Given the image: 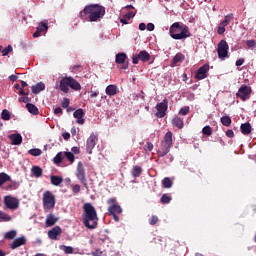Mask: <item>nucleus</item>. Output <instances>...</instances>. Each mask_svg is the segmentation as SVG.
Masks as SVG:
<instances>
[{
	"mask_svg": "<svg viewBox=\"0 0 256 256\" xmlns=\"http://www.w3.org/2000/svg\"><path fill=\"white\" fill-rule=\"evenodd\" d=\"M82 210V220L84 227L87 229H96L98 226L99 218L95 206H92L91 203H85L82 206Z\"/></svg>",
	"mask_w": 256,
	"mask_h": 256,
	"instance_id": "obj_1",
	"label": "nucleus"
},
{
	"mask_svg": "<svg viewBox=\"0 0 256 256\" xmlns=\"http://www.w3.org/2000/svg\"><path fill=\"white\" fill-rule=\"evenodd\" d=\"M106 13L105 7L100 4H91L84 7L83 11L80 12L81 19H84L86 15H89L90 22H98L104 17Z\"/></svg>",
	"mask_w": 256,
	"mask_h": 256,
	"instance_id": "obj_2",
	"label": "nucleus"
},
{
	"mask_svg": "<svg viewBox=\"0 0 256 256\" xmlns=\"http://www.w3.org/2000/svg\"><path fill=\"white\" fill-rule=\"evenodd\" d=\"M170 36L175 40H182L191 37L189 27L179 22L173 23L170 27Z\"/></svg>",
	"mask_w": 256,
	"mask_h": 256,
	"instance_id": "obj_3",
	"label": "nucleus"
},
{
	"mask_svg": "<svg viewBox=\"0 0 256 256\" xmlns=\"http://www.w3.org/2000/svg\"><path fill=\"white\" fill-rule=\"evenodd\" d=\"M172 146H173V133L171 131H167L163 137L161 146L157 151L158 157L159 158L165 157L170 152V149Z\"/></svg>",
	"mask_w": 256,
	"mask_h": 256,
	"instance_id": "obj_4",
	"label": "nucleus"
},
{
	"mask_svg": "<svg viewBox=\"0 0 256 256\" xmlns=\"http://www.w3.org/2000/svg\"><path fill=\"white\" fill-rule=\"evenodd\" d=\"M69 87L75 91H80L82 86L79 81L72 77H65L60 80L59 88L63 93L69 92Z\"/></svg>",
	"mask_w": 256,
	"mask_h": 256,
	"instance_id": "obj_5",
	"label": "nucleus"
},
{
	"mask_svg": "<svg viewBox=\"0 0 256 256\" xmlns=\"http://www.w3.org/2000/svg\"><path fill=\"white\" fill-rule=\"evenodd\" d=\"M108 206V213L112 218L114 219L115 222H119L120 218L119 215L123 212L120 204L117 203V199L115 197L109 198L107 200Z\"/></svg>",
	"mask_w": 256,
	"mask_h": 256,
	"instance_id": "obj_6",
	"label": "nucleus"
},
{
	"mask_svg": "<svg viewBox=\"0 0 256 256\" xmlns=\"http://www.w3.org/2000/svg\"><path fill=\"white\" fill-rule=\"evenodd\" d=\"M42 202H43L44 210H52V209H54L55 204H56V199H55L54 194L51 191L46 190L43 193Z\"/></svg>",
	"mask_w": 256,
	"mask_h": 256,
	"instance_id": "obj_7",
	"label": "nucleus"
},
{
	"mask_svg": "<svg viewBox=\"0 0 256 256\" xmlns=\"http://www.w3.org/2000/svg\"><path fill=\"white\" fill-rule=\"evenodd\" d=\"M76 176L79 182L86 188H88L86 171L82 162H78Z\"/></svg>",
	"mask_w": 256,
	"mask_h": 256,
	"instance_id": "obj_8",
	"label": "nucleus"
},
{
	"mask_svg": "<svg viewBox=\"0 0 256 256\" xmlns=\"http://www.w3.org/2000/svg\"><path fill=\"white\" fill-rule=\"evenodd\" d=\"M156 109H157V113L155 114L156 118L163 119L167 115L168 99L164 98L162 102L157 104Z\"/></svg>",
	"mask_w": 256,
	"mask_h": 256,
	"instance_id": "obj_9",
	"label": "nucleus"
},
{
	"mask_svg": "<svg viewBox=\"0 0 256 256\" xmlns=\"http://www.w3.org/2000/svg\"><path fill=\"white\" fill-rule=\"evenodd\" d=\"M150 59H151V55L149 54V52L147 50H142V51H140L139 54H133L132 63L134 65H137L139 63V61L146 63V62L150 61Z\"/></svg>",
	"mask_w": 256,
	"mask_h": 256,
	"instance_id": "obj_10",
	"label": "nucleus"
},
{
	"mask_svg": "<svg viewBox=\"0 0 256 256\" xmlns=\"http://www.w3.org/2000/svg\"><path fill=\"white\" fill-rule=\"evenodd\" d=\"M229 46L225 40H220V43L217 45V55L220 59H225L228 57Z\"/></svg>",
	"mask_w": 256,
	"mask_h": 256,
	"instance_id": "obj_11",
	"label": "nucleus"
},
{
	"mask_svg": "<svg viewBox=\"0 0 256 256\" xmlns=\"http://www.w3.org/2000/svg\"><path fill=\"white\" fill-rule=\"evenodd\" d=\"M252 93V88L249 87L248 85H242L236 93V97L240 98L243 102L247 101L250 99V95Z\"/></svg>",
	"mask_w": 256,
	"mask_h": 256,
	"instance_id": "obj_12",
	"label": "nucleus"
},
{
	"mask_svg": "<svg viewBox=\"0 0 256 256\" xmlns=\"http://www.w3.org/2000/svg\"><path fill=\"white\" fill-rule=\"evenodd\" d=\"M4 203L7 209L15 211L19 208L20 202L12 196H5Z\"/></svg>",
	"mask_w": 256,
	"mask_h": 256,
	"instance_id": "obj_13",
	"label": "nucleus"
},
{
	"mask_svg": "<svg viewBox=\"0 0 256 256\" xmlns=\"http://www.w3.org/2000/svg\"><path fill=\"white\" fill-rule=\"evenodd\" d=\"M98 135L95 133H92L90 137L87 139V152L89 154H92L93 149H95L97 143H98Z\"/></svg>",
	"mask_w": 256,
	"mask_h": 256,
	"instance_id": "obj_14",
	"label": "nucleus"
},
{
	"mask_svg": "<svg viewBox=\"0 0 256 256\" xmlns=\"http://www.w3.org/2000/svg\"><path fill=\"white\" fill-rule=\"evenodd\" d=\"M209 71V64L205 63L201 67L198 68L195 78L197 80H203L207 78V72Z\"/></svg>",
	"mask_w": 256,
	"mask_h": 256,
	"instance_id": "obj_15",
	"label": "nucleus"
},
{
	"mask_svg": "<svg viewBox=\"0 0 256 256\" xmlns=\"http://www.w3.org/2000/svg\"><path fill=\"white\" fill-rule=\"evenodd\" d=\"M63 233L61 226H55L48 231V238L51 240H58V236Z\"/></svg>",
	"mask_w": 256,
	"mask_h": 256,
	"instance_id": "obj_16",
	"label": "nucleus"
},
{
	"mask_svg": "<svg viewBox=\"0 0 256 256\" xmlns=\"http://www.w3.org/2000/svg\"><path fill=\"white\" fill-rule=\"evenodd\" d=\"M27 244V238L25 236H21L20 238H15L10 244V248L12 250L17 249L18 247H22V245Z\"/></svg>",
	"mask_w": 256,
	"mask_h": 256,
	"instance_id": "obj_17",
	"label": "nucleus"
},
{
	"mask_svg": "<svg viewBox=\"0 0 256 256\" xmlns=\"http://www.w3.org/2000/svg\"><path fill=\"white\" fill-rule=\"evenodd\" d=\"M73 116L76 120V122L80 125L84 124L85 123V112L83 109H77L75 110V112L73 113Z\"/></svg>",
	"mask_w": 256,
	"mask_h": 256,
	"instance_id": "obj_18",
	"label": "nucleus"
},
{
	"mask_svg": "<svg viewBox=\"0 0 256 256\" xmlns=\"http://www.w3.org/2000/svg\"><path fill=\"white\" fill-rule=\"evenodd\" d=\"M106 94L110 97L116 96L120 91L117 85L115 84H110L106 87L105 90Z\"/></svg>",
	"mask_w": 256,
	"mask_h": 256,
	"instance_id": "obj_19",
	"label": "nucleus"
},
{
	"mask_svg": "<svg viewBox=\"0 0 256 256\" xmlns=\"http://www.w3.org/2000/svg\"><path fill=\"white\" fill-rule=\"evenodd\" d=\"M8 138L12 145L19 146L22 144V136L20 134H10Z\"/></svg>",
	"mask_w": 256,
	"mask_h": 256,
	"instance_id": "obj_20",
	"label": "nucleus"
},
{
	"mask_svg": "<svg viewBox=\"0 0 256 256\" xmlns=\"http://www.w3.org/2000/svg\"><path fill=\"white\" fill-rule=\"evenodd\" d=\"M58 220H59V218L55 217L54 214H48L46 216L45 225H46V227H53L57 223Z\"/></svg>",
	"mask_w": 256,
	"mask_h": 256,
	"instance_id": "obj_21",
	"label": "nucleus"
},
{
	"mask_svg": "<svg viewBox=\"0 0 256 256\" xmlns=\"http://www.w3.org/2000/svg\"><path fill=\"white\" fill-rule=\"evenodd\" d=\"M46 89V84L43 82H38L36 85L31 87V91L34 94H39L41 91H44Z\"/></svg>",
	"mask_w": 256,
	"mask_h": 256,
	"instance_id": "obj_22",
	"label": "nucleus"
},
{
	"mask_svg": "<svg viewBox=\"0 0 256 256\" xmlns=\"http://www.w3.org/2000/svg\"><path fill=\"white\" fill-rule=\"evenodd\" d=\"M127 59V55L123 52L117 53L115 55V63L118 65L124 64Z\"/></svg>",
	"mask_w": 256,
	"mask_h": 256,
	"instance_id": "obj_23",
	"label": "nucleus"
},
{
	"mask_svg": "<svg viewBox=\"0 0 256 256\" xmlns=\"http://www.w3.org/2000/svg\"><path fill=\"white\" fill-rule=\"evenodd\" d=\"M64 182V179L62 176L52 175L50 176V183H52L54 186H59Z\"/></svg>",
	"mask_w": 256,
	"mask_h": 256,
	"instance_id": "obj_24",
	"label": "nucleus"
},
{
	"mask_svg": "<svg viewBox=\"0 0 256 256\" xmlns=\"http://www.w3.org/2000/svg\"><path fill=\"white\" fill-rule=\"evenodd\" d=\"M135 13L133 12H129L127 14H124L123 15V18H121L120 22L123 24V25H129V21L135 17Z\"/></svg>",
	"mask_w": 256,
	"mask_h": 256,
	"instance_id": "obj_25",
	"label": "nucleus"
},
{
	"mask_svg": "<svg viewBox=\"0 0 256 256\" xmlns=\"http://www.w3.org/2000/svg\"><path fill=\"white\" fill-rule=\"evenodd\" d=\"M26 109H27V111H28L30 114H32V115H34V116L39 115V110H38V108H37L34 104H32V103H27V104H26Z\"/></svg>",
	"mask_w": 256,
	"mask_h": 256,
	"instance_id": "obj_26",
	"label": "nucleus"
},
{
	"mask_svg": "<svg viewBox=\"0 0 256 256\" xmlns=\"http://www.w3.org/2000/svg\"><path fill=\"white\" fill-rule=\"evenodd\" d=\"M241 132L243 135H250L252 132V126L250 123H244L241 125Z\"/></svg>",
	"mask_w": 256,
	"mask_h": 256,
	"instance_id": "obj_27",
	"label": "nucleus"
},
{
	"mask_svg": "<svg viewBox=\"0 0 256 256\" xmlns=\"http://www.w3.org/2000/svg\"><path fill=\"white\" fill-rule=\"evenodd\" d=\"M183 61H185V55L182 53H177L172 60V66H176L178 63Z\"/></svg>",
	"mask_w": 256,
	"mask_h": 256,
	"instance_id": "obj_28",
	"label": "nucleus"
},
{
	"mask_svg": "<svg viewBox=\"0 0 256 256\" xmlns=\"http://www.w3.org/2000/svg\"><path fill=\"white\" fill-rule=\"evenodd\" d=\"M172 123H173L174 126H176L180 130L184 128V121H183L182 118H179V117L175 116L173 118Z\"/></svg>",
	"mask_w": 256,
	"mask_h": 256,
	"instance_id": "obj_29",
	"label": "nucleus"
},
{
	"mask_svg": "<svg viewBox=\"0 0 256 256\" xmlns=\"http://www.w3.org/2000/svg\"><path fill=\"white\" fill-rule=\"evenodd\" d=\"M31 173H32V175H34V177L40 178V177H42L43 171L39 166H34L31 168Z\"/></svg>",
	"mask_w": 256,
	"mask_h": 256,
	"instance_id": "obj_30",
	"label": "nucleus"
},
{
	"mask_svg": "<svg viewBox=\"0 0 256 256\" xmlns=\"http://www.w3.org/2000/svg\"><path fill=\"white\" fill-rule=\"evenodd\" d=\"M220 123H222L225 127H229L232 124V118L225 115L220 118Z\"/></svg>",
	"mask_w": 256,
	"mask_h": 256,
	"instance_id": "obj_31",
	"label": "nucleus"
},
{
	"mask_svg": "<svg viewBox=\"0 0 256 256\" xmlns=\"http://www.w3.org/2000/svg\"><path fill=\"white\" fill-rule=\"evenodd\" d=\"M173 185V182L170 177H164L162 180V186L165 189L171 188Z\"/></svg>",
	"mask_w": 256,
	"mask_h": 256,
	"instance_id": "obj_32",
	"label": "nucleus"
},
{
	"mask_svg": "<svg viewBox=\"0 0 256 256\" xmlns=\"http://www.w3.org/2000/svg\"><path fill=\"white\" fill-rule=\"evenodd\" d=\"M9 181H11V176L5 173H0V186Z\"/></svg>",
	"mask_w": 256,
	"mask_h": 256,
	"instance_id": "obj_33",
	"label": "nucleus"
},
{
	"mask_svg": "<svg viewBox=\"0 0 256 256\" xmlns=\"http://www.w3.org/2000/svg\"><path fill=\"white\" fill-rule=\"evenodd\" d=\"M234 20V14H227L225 19L220 22L223 26H227L228 23H231Z\"/></svg>",
	"mask_w": 256,
	"mask_h": 256,
	"instance_id": "obj_34",
	"label": "nucleus"
},
{
	"mask_svg": "<svg viewBox=\"0 0 256 256\" xmlns=\"http://www.w3.org/2000/svg\"><path fill=\"white\" fill-rule=\"evenodd\" d=\"M12 220V217L6 214L3 211H0V222H9Z\"/></svg>",
	"mask_w": 256,
	"mask_h": 256,
	"instance_id": "obj_35",
	"label": "nucleus"
},
{
	"mask_svg": "<svg viewBox=\"0 0 256 256\" xmlns=\"http://www.w3.org/2000/svg\"><path fill=\"white\" fill-rule=\"evenodd\" d=\"M141 172H142V168H141V167H139V166H133L132 176H133L134 178L140 177Z\"/></svg>",
	"mask_w": 256,
	"mask_h": 256,
	"instance_id": "obj_36",
	"label": "nucleus"
},
{
	"mask_svg": "<svg viewBox=\"0 0 256 256\" xmlns=\"http://www.w3.org/2000/svg\"><path fill=\"white\" fill-rule=\"evenodd\" d=\"M60 249L66 254H73L74 249L71 246L61 245Z\"/></svg>",
	"mask_w": 256,
	"mask_h": 256,
	"instance_id": "obj_37",
	"label": "nucleus"
},
{
	"mask_svg": "<svg viewBox=\"0 0 256 256\" xmlns=\"http://www.w3.org/2000/svg\"><path fill=\"white\" fill-rule=\"evenodd\" d=\"M1 118L5 121H8L11 119V112L9 110H3L2 113L0 114Z\"/></svg>",
	"mask_w": 256,
	"mask_h": 256,
	"instance_id": "obj_38",
	"label": "nucleus"
},
{
	"mask_svg": "<svg viewBox=\"0 0 256 256\" xmlns=\"http://www.w3.org/2000/svg\"><path fill=\"white\" fill-rule=\"evenodd\" d=\"M16 236H17V231L11 230V231L7 232L4 237H5V239L13 240V239H15Z\"/></svg>",
	"mask_w": 256,
	"mask_h": 256,
	"instance_id": "obj_39",
	"label": "nucleus"
},
{
	"mask_svg": "<svg viewBox=\"0 0 256 256\" xmlns=\"http://www.w3.org/2000/svg\"><path fill=\"white\" fill-rule=\"evenodd\" d=\"M160 201L162 204H169L172 201V197L168 194H163Z\"/></svg>",
	"mask_w": 256,
	"mask_h": 256,
	"instance_id": "obj_40",
	"label": "nucleus"
},
{
	"mask_svg": "<svg viewBox=\"0 0 256 256\" xmlns=\"http://www.w3.org/2000/svg\"><path fill=\"white\" fill-rule=\"evenodd\" d=\"M63 162V153L60 152L56 155V157L54 158V164L55 165H61V163Z\"/></svg>",
	"mask_w": 256,
	"mask_h": 256,
	"instance_id": "obj_41",
	"label": "nucleus"
},
{
	"mask_svg": "<svg viewBox=\"0 0 256 256\" xmlns=\"http://www.w3.org/2000/svg\"><path fill=\"white\" fill-rule=\"evenodd\" d=\"M28 153L32 156L38 157L41 155L42 151L39 148H33L28 151Z\"/></svg>",
	"mask_w": 256,
	"mask_h": 256,
	"instance_id": "obj_42",
	"label": "nucleus"
},
{
	"mask_svg": "<svg viewBox=\"0 0 256 256\" xmlns=\"http://www.w3.org/2000/svg\"><path fill=\"white\" fill-rule=\"evenodd\" d=\"M202 134L207 136L213 135V130L210 126H205L204 128H202Z\"/></svg>",
	"mask_w": 256,
	"mask_h": 256,
	"instance_id": "obj_43",
	"label": "nucleus"
},
{
	"mask_svg": "<svg viewBox=\"0 0 256 256\" xmlns=\"http://www.w3.org/2000/svg\"><path fill=\"white\" fill-rule=\"evenodd\" d=\"M41 33L48 30V24L41 22L40 26L37 28Z\"/></svg>",
	"mask_w": 256,
	"mask_h": 256,
	"instance_id": "obj_44",
	"label": "nucleus"
},
{
	"mask_svg": "<svg viewBox=\"0 0 256 256\" xmlns=\"http://www.w3.org/2000/svg\"><path fill=\"white\" fill-rule=\"evenodd\" d=\"M12 51H13V47H12L11 45L6 46V47L3 49V51H2L3 56L9 55V53H11Z\"/></svg>",
	"mask_w": 256,
	"mask_h": 256,
	"instance_id": "obj_45",
	"label": "nucleus"
},
{
	"mask_svg": "<svg viewBox=\"0 0 256 256\" xmlns=\"http://www.w3.org/2000/svg\"><path fill=\"white\" fill-rule=\"evenodd\" d=\"M225 27H226V26H223V25L220 23V25H218V27H217V34H218V35H223V34L225 33V31H226Z\"/></svg>",
	"mask_w": 256,
	"mask_h": 256,
	"instance_id": "obj_46",
	"label": "nucleus"
},
{
	"mask_svg": "<svg viewBox=\"0 0 256 256\" xmlns=\"http://www.w3.org/2000/svg\"><path fill=\"white\" fill-rule=\"evenodd\" d=\"M64 154H65L66 159H68V161H70L71 163L74 162V155L72 152H65Z\"/></svg>",
	"mask_w": 256,
	"mask_h": 256,
	"instance_id": "obj_47",
	"label": "nucleus"
},
{
	"mask_svg": "<svg viewBox=\"0 0 256 256\" xmlns=\"http://www.w3.org/2000/svg\"><path fill=\"white\" fill-rule=\"evenodd\" d=\"M72 192H73L74 195L79 194L81 192V186L78 185V184L74 185L73 188H72Z\"/></svg>",
	"mask_w": 256,
	"mask_h": 256,
	"instance_id": "obj_48",
	"label": "nucleus"
},
{
	"mask_svg": "<svg viewBox=\"0 0 256 256\" xmlns=\"http://www.w3.org/2000/svg\"><path fill=\"white\" fill-rule=\"evenodd\" d=\"M157 223H158V217L155 216V215L151 216V218H150V220H149V224H150L151 226H155Z\"/></svg>",
	"mask_w": 256,
	"mask_h": 256,
	"instance_id": "obj_49",
	"label": "nucleus"
},
{
	"mask_svg": "<svg viewBox=\"0 0 256 256\" xmlns=\"http://www.w3.org/2000/svg\"><path fill=\"white\" fill-rule=\"evenodd\" d=\"M154 145L152 142H147L144 146L145 151H153Z\"/></svg>",
	"mask_w": 256,
	"mask_h": 256,
	"instance_id": "obj_50",
	"label": "nucleus"
},
{
	"mask_svg": "<svg viewBox=\"0 0 256 256\" xmlns=\"http://www.w3.org/2000/svg\"><path fill=\"white\" fill-rule=\"evenodd\" d=\"M189 107H183L181 108V110L179 111V114L182 115V116H186L189 114Z\"/></svg>",
	"mask_w": 256,
	"mask_h": 256,
	"instance_id": "obj_51",
	"label": "nucleus"
},
{
	"mask_svg": "<svg viewBox=\"0 0 256 256\" xmlns=\"http://www.w3.org/2000/svg\"><path fill=\"white\" fill-rule=\"evenodd\" d=\"M19 102H20V103H31V98H30V97H27V96H25V97H20V98H19Z\"/></svg>",
	"mask_w": 256,
	"mask_h": 256,
	"instance_id": "obj_52",
	"label": "nucleus"
},
{
	"mask_svg": "<svg viewBox=\"0 0 256 256\" xmlns=\"http://www.w3.org/2000/svg\"><path fill=\"white\" fill-rule=\"evenodd\" d=\"M69 104H70V100L68 98H63V101H62V104L61 106L63 108H68L69 107Z\"/></svg>",
	"mask_w": 256,
	"mask_h": 256,
	"instance_id": "obj_53",
	"label": "nucleus"
},
{
	"mask_svg": "<svg viewBox=\"0 0 256 256\" xmlns=\"http://www.w3.org/2000/svg\"><path fill=\"white\" fill-rule=\"evenodd\" d=\"M246 45L248 48H253L256 46V42H255V40H247Z\"/></svg>",
	"mask_w": 256,
	"mask_h": 256,
	"instance_id": "obj_54",
	"label": "nucleus"
},
{
	"mask_svg": "<svg viewBox=\"0 0 256 256\" xmlns=\"http://www.w3.org/2000/svg\"><path fill=\"white\" fill-rule=\"evenodd\" d=\"M226 136H227L228 138H234V137H235V133H234V131H233L232 129H228V130L226 131Z\"/></svg>",
	"mask_w": 256,
	"mask_h": 256,
	"instance_id": "obj_55",
	"label": "nucleus"
},
{
	"mask_svg": "<svg viewBox=\"0 0 256 256\" xmlns=\"http://www.w3.org/2000/svg\"><path fill=\"white\" fill-rule=\"evenodd\" d=\"M54 114L56 116H61L63 114V109L61 107H58L54 110Z\"/></svg>",
	"mask_w": 256,
	"mask_h": 256,
	"instance_id": "obj_56",
	"label": "nucleus"
},
{
	"mask_svg": "<svg viewBox=\"0 0 256 256\" xmlns=\"http://www.w3.org/2000/svg\"><path fill=\"white\" fill-rule=\"evenodd\" d=\"M146 29L147 31L152 32L155 29V25L153 23H148Z\"/></svg>",
	"mask_w": 256,
	"mask_h": 256,
	"instance_id": "obj_57",
	"label": "nucleus"
},
{
	"mask_svg": "<svg viewBox=\"0 0 256 256\" xmlns=\"http://www.w3.org/2000/svg\"><path fill=\"white\" fill-rule=\"evenodd\" d=\"M245 60L244 58L239 59L238 61L235 62L236 67H241L244 64Z\"/></svg>",
	"mask_w": 256,
	"mask_h": 256,
	"instance_id": "obj_58",
	"label": "nucleus"
},
{
	"mask_svg": "<svg viewBox=\"0 0 256 256\" xmlns=\"http://www.w3.org/2000/svg\"><path fill=\"white\" fill-rule=\"evenodd\" d=\"M62 137H63L64 140H69L71 135H70V133L66 132V133L62 134Z\"/></svg>",
	"mask_w": 256,
	"mask_h": 256,
	"instance_id": "obj_59",
	"label": "nucleus"
},
{
	"mask_svg": "<svg viewBox=\"0 0 256 256\" xmlns=\"http://www.w3.org/2000/svg\"><path fill=\"white\" fill-rule=\"evenodd\" d=\"M19 94L22 95V96H27V95H29V93H26V92L24 91V88H23V87H21V88L19 89Z\"/></svg>",
	"mask_w": 256,
	"mask_h": 256,
	"instance_id": "obj_60",
	"label": "nucleus"
},
{
	"mask_svg": "<svg viewBox=\"0 0 256 256\" xmlns=\"http://www.w3.org/2000/svg\"><path fill=\"white\" fill-rule=\"evenodd\" d=\"M139 29H140L141 31H145V30L147 29V25H145V23H140Z\"/></svg>",
	"mask_w": 256,
	"mask_h": 256,
	"instance_id": "obj_61",
	"label": "nucleus"
},
{
	"mask_svg": "<svg viewBox=\"0 0 256 256\" xmlns=\"http://www.w3.org/2000/svg\"><path fill=\"white\" fill-rule=\"evenodd\" d=\"M98 95H99V92H98V91H96V92L91 91L90 97H91V98H97Z\"/></svg>",
	"mask_w": 256,
	"mask_h": 256,
	"instance_id": "obj_62",
	"label": "nucleus"
},
{
	"mask_svg": "<svg viewBox=\"0 0 256 256\" xmlns=\"http://www.w3.org/2000/svg\"><path fill=\"white\" fill-rule=\"evenodd\" d=\"M93 256H102V252L100 250H95V252H92Z\"/></svg>",
	"mask_w": 256,
	"mask_h": 256,
	"instance_id": "obj_63",
	"label": "nucleus"
},
{
	"mask_svg": "<svg viewBox=\"0 0 256 256\" xmlns=\"http://www.w3.org/2000/svg\"><path fill=\"white\" fill-rule=\"evenodd\" d=\"M9 79H10V81H12V82H16L17 79H18V77L15 76V75H11V76L9 77Z\"/></svg>",
	"mask_w": 256,
	"mask_h": 256,
	"instance_id": "obj_64",
	"label": "nucleus"
}]
</instances>
